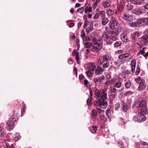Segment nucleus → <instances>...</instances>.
Instances as JSON below:
<instances>
[{
	"mask_svg": "<svg viewBox=\"0 0 148 148\" xmlns=\"http://www.w3.org/2000/svg\"><path fill=\"white\" fill-rule=\"evenodd\" d=\"M92 98L91 97H89L87 99V105L88 106H90L92 104V101L91 99H92Z\"/></svg>",
	"mask_w": 148,
	"mask_h": 148,
	"instance_id": "nucleus-46",
	"label": "nucleus"
},
{
	"mask_svg": "<svg viewBox=\"0 0 148 148\" xmlns=\"http://www.w3.org/2000/svg\"><path fill=\"white\" fill-rule=\"evenodd\" d=\"M112 111L110 110H108L106 111V114L109 119H110L112 116Z\"/></svg>",
	"mask_w": 148,
	"mask_h": 148,
	"instance_id": "nucleus-31",
	"label": "nucleus"
},
{
	"mask_svg": "<svg viewBox=\"0 0 148 148\" xmlns=\"http://www.w3.org/2000/svg\"><path fill=\"white\" fill-rule=\"evenodd\" d=\"M115 88L116 87L114 86L110 88V90L112 93H116V92H117V89Z\"/></svg>",
	"mask_w": 148,
	"mask_h": 148,
	"instance_id": "nucleus-40",
	"label": "nucleus"
},
{
	"mask_svg": "<svg viewBox=\"0 0 148 148\" xmlns=\"http://www.w3.org/2000/svg\"><path fill=\"white\" fill-rule=\"evenodd\" d=\"M133 1V3L136 5H139L140 3L138 0H132Z\"/></svg>",
	"mask_w": 148,
	"mask_h": 148,
	"instance_id": "nucleus-58",
	"label": "nucleus"
},
{
	"mask_svg": "<svg viewBox=\"0 0 148 148\" xmlns=\"http://www.w3.org/2000/svg\"><path fill=\"white\" fill-rule=\"evenodd\" d=\"M93 45L94 46H95L97 48H99L100 49H101L102 47V45L99 41H98L96 42H95Z\"/></svg>",
	"mask_w": 148,
	"mask_h": 148,
	"instance_id": "nucleus-23",
	"label": "nucleus"
},
{
	"mask_svg": "<svg viewBox=\"0 0 148 148\" xmlns=\"http://www.w3.org/2000/svg\"><path fill=\"white\" fill-rule=\"evenodd\" d=\"M143 8H144V9L148 10V1L145 4V5H144Z\"/></svg>",
	"mask_w": 148,
	"mask_h": 148,
	"instance_id": "nucleus-59",
	"label": "nucleus"
},
{
	"mask_svg": "<svg viewBox=\"0 0 148 148\" xmlns=\"http://www.w3.org/2000/svg\"><path fill=\"white\" fill-rule=\"evenodd\" d=\"M120 107V105L119 103H117L115 105L114 108L116 110L118 111Z\"/></svg>",
	"mask_w": 148,
	"mask_h": 148,
	"instance_id": "nucleus-49",
	"label": "nucleus"
},
{
	"mask_svg": "<svg viewBox=\"0 0 148 148\" xmlns=\"http://www.w3.org/2000/svg\"><path fill=\"white\" fill-rule=\"evenodd\" d=\"M99 14L101 15L103 17H105L106 16L105 12L104 11H100Z\"/></svg>",
	"mask_w": 148,
	"mask_h": 148,
	"instance_id": "nucleus-54",
	"label": "nucleus"
},
{
	"mask_svg": "<svg viewBox=\"0 0 148 148\" xmlns=\"http://www.w3.org/2000/svg\"><path fill=\"white\" fill-rule=\"evenodd\" d=\"M106 13L108 15H111L114 14V11L112 10L109 9L107 11Z\"/></svg>",
	"mask_w": 148,
	"mask_h": 148,
	"instance_id": "nucleus-43",
	"label": "nucleus"
},
{
	"mask_svg": "<svg viewBox=\"0 0 148 148\" xmlns=\"http://www.w3.org/2000/svg\"><path fill=\"white\" fill-rule=\"evenodd\" d=\"M132 82L130 80H128L125 84V87L126 88H129L131 86Z\"/></svg>",
	"mask_w": 148,
	"mask_h": 148,
	"instance_id": "nucleus-34",
	"label": "nucleus"
},
{
	"mask_svg": "<svg viewBox=\"0 0 148 148\" xmlns=\"http://www.w3.org/2000/svg\"><path fill=\"white\" fill-rule=\"evenodd\" d=\"M5 135V129L2 127H0V137L3 138Z\"/></svg>",
	"mask_w": 148,
	"mask_h": 148,
	"instance_id": "nucleus-19",
	"label": "nucleus"
},
{
	"mask_svg": "<svg viewBox=\"0 0 148 148\" xmlns=\"http://www.w3.org/2000/svg\"><path fill=\"white\" fill-rule=\"evenodd\" d=\"M130 73V71L129 70H125L122 74V77L125 79L127 78L128 77V74Z\"/></svg>",
	"mask_w": 148,
	"mask_h": 148,
	"instance_id": "nucleus-20",
	"label": "nucleus"
},
{
	"mask_svg": "<svg viewBox=\"0 0 148 148\" xmlns=\"http://www.w3.org/2000/svg\"><path fill=\"white\" fill-rule=\"evenodd\" d=\"M122 28L121 27H119L117 30H115L117 33H118V34L119 33L121 32L122 31Z\"/></svg>",
	"mask_w": 148,
	"mask_h": 148,
	"instance_id": "nucleus-60",
	"label": "nucleus"
},
{
	"mask_svg": "<svg viewBox=\"0 0 148 148\" xmlns=\"http://www.w3.org/2000/svg\"><path fill=\"white\" fill-rule=\"evenodd\" d=\"M146 10L144 9H142L141 7H139L136 9H134L132 11L133 14L136 15H140L143 13L146 12Z\"/></svg>",
	"mask_w": 148,
	"mask_h": 148,
	"instance_id": "nucleus-8",
	"label": "nucleus"
},
{
	"mask_svg": "<svg viewBox=\"0 0 148 148\" xmlns=\"http://www.w3.org/2000/svg\"><path fill=\"white\" fill-rule=\"evenodd\" d=\"M86 34L84 30H83L82 31L81 37L83 40H84V38H85Z\"/></svg>",
	"mask_w": 148,
	"mask_h": 148,
	"instance_id": "nucleus-52",
	"label": "nucleus"
},
{
	"mask_svg": "<svg viewBox=\"0 0 148 148\" xmlns=\"http://www.w3.org/2000/svg\"><path fill=\"white\" fill-rule=\"evenodd\" d=\"M105 80V77L104 75H102L98 78L96 77H94L92 81L95 84L97 85L98 83H101L103 82Z\"/></svg>",
	"mask_w": 148,
	"mask_h": 148,
	"instance_id": "nucleus-9",
	"label": "nucleus"
},
{
	"mask_svg": "<svg viewBox=\"0 0 148 148\" xmlns=\"http://www.w3.org/2000/svg\"><path fill=\"white\" fill-rule=\"evenodd\" d=\"M93 43H91L89 42H86L84 43V46L85 47L87 48H89L92 46Z\"/></svg>",
	"mask_w": 148,
	"mask_h": 148,
	"instance_id": "nucleus-28",
	"label": "nucleus"
},
{
	"mask_svg": "<svg viewBox=\"0 0 148 148\" xmlns=\"http://www.w3.org/2000/svg\"><path fill=\"white\" fill-rule=\"evenodd\" d=\"M109 34L110 36H116L118 34V33H117L116 30H112L110 31Z\"/></svg>",
	"mask_w": 148,
	"mask_h": 148,
	"instance_id": "nucleus-33",
	"label": "nucleus"
},
{
	"mask_svg": "<svg viewBox=\"0 0 148 148\" xmlns=\"http://www.w3.org/2000/svg\"><path fill=\"white\" fill-rule=\"evenodd\" d=\"M92 48L91 49L92 51L93 52H98L101 49H100V48H97L95 46H94V45H92Z\"/></svg>",
	"mask_w": 148,
	"mask_h": 148,
	"instance_id": "nucleus-32",
	"label": "nucleus"
},
{
	"mask_svg": "<svg viewBox=\"0 0 148 148\" xmlns=\"http://www.w3.org/2000/svg\"><path fill=\"white\" fill-rule=\"evenodd\" d=\"M134 92L132 91H129L125 92L124 95L125 96H126L129 95H131L134 94Z\"/></svg>",
	"mask_w": 148,
	"mask_h": 148,
	"instance_id": "nucleus-50",
	"label": "nucleus"
},
{
	"mask_svg": "<svg viewBox=\"0 0 148 148\" xmlns=\"http://www.w3.org/2000/svg\"><path fill=\"white\" fill-rule=\"evenodd\" d=\"M126 9L128 10H131L133 9V6L130 4H128L126 5Z\"/></svg>",
	"mask_w": 148,
	"mask_h": 148,
	"instance_id": "nucleus-36",
	"label": "nucleus"
},
{
	"mask_svg": "<svg viewBox=\"0 0 148 148\" xmlns=\"http://www.w3.org/2000/svg\"><path fill=\"white\" fill-rule=\"evenodd\" d=\"M93 29V25L92 23H90L89 27L86 28V34H88L90 32H91Z\"/></svg>",
	"mask_w": 148,
	"mask_h": 148,
	"instance_id": "nucleus-17",
	"label": "nucleus"
},
{
	"mask_svg": "<svg viewBox=\"0 0 148 148\" xmlns=\"http://www.w3.org/2000/svg\"><path fill=\"white\" fill-rule=\"evenodd\" d=\"M110 39L112 41H116L117 40V38L116 36H109Z\"/></svg>",
	"mask_w": 148,
	"mask_h": 148,
	"instance_id": "nucleus-56",
	"label": "nucleus"
},
{
	"mask_svg": "<svg viewBox=\"0 0 148 148\" xmlns=\"http://www.w3.org/2000/svg\"><path fill=\"white\" fill-rule=\"evenodd\" d=\"M111 59L110 56L106 54L104 56L99 57L98 60V63L101 65L103 64V63L108 61Z\"/></svg>",
	"mask_w": 148,
	"mask_h": 148,
	"instance_id": "nucleus-7",
	"label": "nucleus"
},
{
	"mask_svg": "<svg viewBox=\"0 0 148 148\" xmlns=\"http://www.w3.org/2000/svg\"><path fill=\"white\" fill-rule=\"evenodd\" d=\"M140 36V34L139 32L135 31L130 34L129 38L130 41L132 42H135L137 40V38Z\"/></svg>",
	"mask_w": 148,
	"mask_h": 148,
	"instance_id": "nucleus-5",
	"label": "nucleus"
},
{
	"mask_svg": "<svg viewBox=\"0 0 148 148\" xmlns=\"http://www.w3.org/2000/svg\"><path fill=\"white\" fill-rule=\"evenodd\" d=\"M140 107L139 102L138 101L135 102L134 104L133 105L132 107L133 108H136L137 107Z\"/></svg>",
	"mask_w": 148,
	"mask_h": 148,
	"instance_id": "nucleus-42",
	"label": "nucleus"
},
{
	"mask_svg": "<svg viewBox=\"0 0 148 148\" xmlns=\"http://www.w3.org/2000/svg\"><path fill=\"white\" fill-rule=\"evenodd\" d=\"M132 100L130 99L127 100V102L125 103L124 101H122L121 105L122 106V109L125 112L129 109L131 107Z\"/></svg>",
	"mask_w": 148,
	"mask_h": 148,
	"instance_id": "nucleus-4",
	"label": "nucleus"
},
{
	"mask_svg": "<svg viewBox=\"0 0 148 148\" xmlns=\"http://www.w3.org/2000/svg\"><path fill=\"white\" fill-rule=\"evenodd\" d=\"M121 44V41H116L114 44V47H118L120 46Z\"/></svg>",
	"mask_w": 148,
	"mask_h": 148,
	"instance_id": "nucleus-38",
	"label": "nucleus"
},
{
	"mask_svg": "<svg viewBox=\"0 0 148 148\" xmlns=\"http://www.w3.org/2000/svg\"><path fill=\"white\" fill-rule=\"evenodd\" d=\"M138 27H140V25L142 23V20L140 18L138 19L136 22Z\"/></svg>",
	"mask_w": 148,
	"mask_h": 148,
	"instance_id": "nucleus-41",
	"label": "nucleus"
},
{
	"mask_svg": "<svg viewBox=\"0 0 148 148\" xmlns=\"http://www.w3.org/2000/svg\"><path fill=\"white\" fill-rule=\"evenodd\" d=\"M89 92H90V96L89 97H91V98H92V97L93 96V92H92V90L91 88H90Z\"/></svg>",
	"mask_w": 148,
	"mask_h": 148,
	"instance_id": "nucleus-62",
	"label": "nucleus"
},
{
	"mask_svg": "<svg viewBox=\"0 0 148 148\" xmlns=\"http://www.w3.org/2000/svg\"><path fill=\"white\" fill-rule=\"evenodd\" d=\"M143 34L144 35L140 38V43L141 45L144 46L148 43V29L145 30Z\"/></svg>",
	"mask_w": 148,
	"mask_h": 148,
	"instance_id": "nucleus-2",
	"label": "nucleus"
},
{
	"mask_svg": "<svg viewBox=\"0 0 148 148\" xmlns=\"http://www.w3.org/2000/svg\"><path fill=\"white\" fill-rule=\"evenodd\" d=\"M88 11L89 12H90L92 11V7H89L88 8V7H87L84 10L85 13H87Z\"/></svg>",
	"mask_w": 148,
	"mask_h": 148,
	"instance_id": "nucleus-44",
	"label": "nucleus"
},
{
	"mask_svg": "<svg viewBox=\"0 0 148 148\" xmlns=\"http://www.w3.org/2000/svg\"><path fill=\"white\" fill-rule=\"evenodd\" d=\"M130 56L128 53H124L119 56L118 58L120 60H122L128 58Z\"/></svg>",
	"mask_w": 148,
	"mask_h": 148,
	"instance_id": "nucleus-18",
	"label": "nucleus"
},
{
	"mask_svg": "<svg viewBox=\"0 0 148 148\" xmlns=\"http://www.w3.org/2000/svg\"><path fill=\"white\" fill-rule=\"evenodd\" d=\"M12 120L11 119H10V121H8L6 122V125L5 128L8 131H10L12 130L14 127V122L13 118H12Z\"/></svg>",
	"mask_w": 148,
	"mask_h": 148,
	"instance_id": "nucleus-10",
	"label": "nucleus"
},
{
	"mask_svg": "<svg viewBox=\"0 0 148 148\" xmlns=\"http://www.w3.org/2000/svg\"><path fill=\"white\" fill-rule=\"evenodd\" d=\"M147 48L145 47L143 48L138 53L137 55L138 56L141 55L145 58L148 57V52H147Z\"/></svg>",
	"mask_w": 148,
	"mask_h": 148,
	"instance_id": "nucleus-11",
	"label": "nucleus"
},
{
	"mask_svg": "<svg viewBox=\"0 0 148 148\" xmlns=\"http://www.w3.org/2000/svg\"><path fill=\"white\" fill-rule=\"evenodd\" d=\"M140 107L143 110H145L147 107L146 101L145 100H142L139 102Z\"/></svg>",
	"mask_w": 148,
	"mask_h": 148,
	"instance_id": "nucleus-14",
	"label": "nucleus"
},
{
	"mask_svg": "<svg viewBox=\"0 0 148 148\" xmlns=\"http://www.w3.org/2000/svg\"><path fill=\"white\" fill-rule=\"evenodd\" d=\"M135 81L138 84H140L141 82H144L145 80L140 77L138 76L135 78Z\"/></svg>",
	"mask_w": 148,
	"mask_h": 148,
	"instance_id": "nucleus-21",
	"label": "nucleus"
},
{
	"mask_svg": "<svg viewBox=\"0 0 148 148\" xmlns=\"http://www.w3.org/2000/svg\"><path fill=\"white\" fill-rule=\"evenodd\" d=\"M102 5L104 8H107L111 5V3L108 1H106L103 3Z\"/></svg>",
	"mask_w": 148,
	"mask_h": 148,
	"instance_id": "nucleus-22",
	"label": "nucleus"
},
{
	"mask_svg": "<svg viewBox=\"0 0 148 148\" xmlns=\"http://www.w3.org/2000/svg\"><path fill=\"white\" fill-rule=\"evenodd\" d=\"M79 53L78 51H77V50L76 49H75L72 53V56H77L76 54H77V53Z\"/></svg>",
	"mask_w": 148,
	"mask_h": 148,
	"instance_id": "nucleus-64",
	"label": "nucleus"
},
{
	"mask_svg": "<svg viewBox=\"0 0 148 148\" xmlns=\"http://www.w3.org/2000/svg\"><path fill=\"white\" fill-rule=\"evenodd\" d=\"M142 23L146 25H148V17L143 18H141Z\"/></svg>",
	"mask_w": 148,
	"mask_h": 148,
	"instance_id": "nucleus-29",
	"label": "nucleus"
},
{
	"mask_svg": "<svg viewBox=\"0 0 148 148\" xmlns=\"http://www.w3.org/2000/svg\"><path fill=\"white\" fill-rule=\"evenodd\" d=\"M89 130L91 132L93 133H96L97 130V127L95 126L90 127H89Z\"/></svg>",
	"mask_w": 148,
	"mask_h": 148,
	"instance_id": "nucleus-26",
	"label": "nucleus"
},
{
	"mask_svg": "<svg viewBox=\"0 0 148 148\" xmlns=\"http://www.w3.org/2000/svg\"><path fill=\"white\" fill-rule=\"evenodd\" d=\"M101 0H96L92 5L93 7L96 8L97 6V3H99Z\"/></svg>",
	"mask_w": 148,
	"mask_h": 148,
	"instance_id": "nucleus-51",
	"label": "nucleus"
},
{
	"mask_svg": "<svg viewBox=\"0 0 148 148\" xmlns=\"http://www.w3.org/2000/svg\"><path fill=\"white\" fill-rule=\"evenodd\" d=\"M84 10V7H82L78 9L77 11L80 13H82Z\"/></svg>",
	"mask_w": 148,
	"mask_h": 148,
	"instance_id": "nucleus-57",
	"label": "nucleus"
},
{
	"mask_svg": "<svg viewBox=\"0 0 148 148\" xmlns=\"http://www.w3.org/2000/svg\"><path fill=\"white\" fill-rule=\"evenodd\" d=\"M110 65V63L109 62H107L105 63H104L102 67L103 68H106L108 67Z\"/></svg>",
	"mask_w": 148,
	"mask_h": 148,
	"instance_id": "nucleus-45",
	"label": "nucleus"
},
{
	"mask_svg": "<svg viewBox=\"0 0 148 148\" xmlns=\"http://www.w3.org/2000/svg\"><path fill=\"white\" fill-rule=\"evenodd\" d=\"M109 22L108 19L105 17H103L102 20V24L103 25H105Z\"/></svg>",
	"mask_w": 148,
	"mask_h": 148,
	"instance_id": "nucleus-30",
	"label": "nucleus"
},
{
	"mask_svg": "<svg viewBox=\"0 0 148 148\" xmlns=\"http://www.w3.org/2000/svg\"><path fill=\"white\" fill-rule=\"evenodd\" d=\"M105 35L106 36V38L107 39V43L108 44H110L112 43V41L110 39L109 36H108L107 34H104L103 36Z\"/></svg>",
	"mask_w": 148,
	"mask_h": 148,
	"instance_id": "nucleus-37",
	"label": "nucleus"
},
{
	"mask_svg": "<svg viewBox=\"0 0 148 148\" xmlns=\"http://www.w3.org/2000/svg\"><path fill=\"white\" fill-rule=\"evenodd\" d=\"M140 67L139 65H138L137 66V68L136 70V71L135 72V74L136 75H137L138 74L140 73Z\"/></svg>",
	"mask_w": 148,
	"mask_h": 148,
	"instance_id": "nucleus-48",
	"label": "nucleus"
},
{
	"mask_svg": "<svg viewBox=\"0 0 148 148\" xmlns=\"http://www.w3.org/2000/svg\"><path fill=\"white\" fill-rule=\"evenodd\" d=\"M122 40L124 42H127L130 40V39L128 36L125 35H122L121 38Z\"/></svg>",
	"mask_w": 148,
	"mask_h": 148,
	"instance_id": "nucleus-24",
	"label": "nucleus"
},
{
	"mask_svg": "<svg viewBox=\"0 0 148 148\" xmlns=\"http://www.w3.org/2000/svg\"><path fill=\"white\" fill-rule=\"evenodd\" d=\"M91 67V68L90 70L92 71H94L96 69V66L95 65H92Z\"/></svg>",
	"mask_w": 148,
	"mask_h": 148,
	"instance_id": "nucleus-63",
	"label": "nucleus"
},
{
	"mask_svg": "<svg viewBox=\"0 0 148 148\" xmlns=\"http://www.w3.org/2000/svg\"><path fill=\"white\" fill-rule=\"evenodd\" d=\"M104 69L102 67L97 66V68L95 71V74L96 75H99L101 74L104 71Z\"/></svg>",
	"mask_w": 148,
	"mask_h": 148,
	"instance_id": "nucleus-13",
	"label": "nucleus"
},
{
	"mask_svg": "<svg viewBox=\"0 0 148 148\" xmlns=\"http://www.w3.org/2000/svg\"><path fill=\"white\" fill-rule=\"evenodd\" d=\"M77 53V56H76L75 59L77 63L78 64H79L80 63V62L79 61L80 60L79 58V53Z\"/></svg>",
	"mask_w": 148,
	"mask_h": 148,
	"instance_id": "nucleus-47",
	"label": "nucleus"
},
{
	"mask_svg": "<svg viewBox=\"0 0 148 148\" xmlns=\"http://www.w3.org/2000/svg\"><path fill=\"white\" fill-rule=\"evenodd\" d=\"M136 61L134 59H132L131 62V65L132 67V71L133 73L135 71V68L136 67Z\"/></svg>",
	"mask_w": 148,
	"mask_h": 148,
	"instance_id": "nucleus-16",
	"label": "nucleus"
},
{
	"mask_svg": "<svg viewBox=\"0 0 148 148\" xmlns=\"http://www.w3.org/2000/svg\"><path fill=\"white\" fill-rule=\"evenodd\" d=\"M119 25V23L117 22L116 19L115 18H112L109 22V27L112 29L117 28Z\"/></svg>",
	"mask_w": 148,
	"mask_h": 148,
	"instance_id": "nucleus-6",
	"label": "nucleus"
},
{
	"mask_svg": "<svg viewBox=\"0 0 148 148\" xmlns=\"http://www.w3.org/2000/svg\"><path fill=\"white\" fill-rule=\"evenodd\" d=\"M93 73L91 72L90 70L87 71L86 72V75L87 76L90 77H92L93 76Z\"/></svg>",
	"mask_w": 148,
	"mask_h": 148,
	"instance_id": "nucleus-39",
	"label": "nucleus"
},
{
	"mask_svg": "<svg viewBox=\"0 0 148 148\" xmlns=\"http://www.w3.org/2000/svg\"><path fill=\"white\" fill-rule=\"evenodd\" d=\"M94 97L98 99L97 101H95L94 104L96 106H99L101 108H105L107 106V102L106 100L107 94L106 90L104 89L100 92V91L96 89L94 92Z\"/></svg>",
	"mask_w": 148,
	"mask_h": 148,
	"instance_id": "nucleus-1",
	"label": "nucleus"
},
{
	"mask_svg": "<svg viewBox=\"0 0 148 148\" xmlns=\"http://www.w3.org/2000/svg\"><path fill=\"white\" fill-rule=\"evenodd\" d=\"M130 26L131 27H138L136 22H132L130 25Z\"/></svg>",
	"mask_w": 148,
	"mask_h": 148,
	"instance_id": "nucleus-53",
	"label": "nucleus"
},
{
	"mask_svg": "<svg viewBox=\"0 0 148 148\" xmlns=\"http://www.w3.org/2000/svg\"><path fill=\"white\" fill-rule=\"evenodd\" d=\"M84 85L87 88H90L91 86L90 82L86 79L84 81Z\"/></svg>",
	"mask_w": 148,
	"mask_h": 148,
	"instance_id": "nucleus-35",
	"label": "nucleus"
},
{
	"mask_svg": "<svg viewBox=\"0 0 148 148\" xmlns=\"http://www.w3.org/2000/svg\"><path fill=\"white\" fill-rule=\"evenodd\" d=\"M145 81L142 82H141L140 84H139V86L138 88V90L139 91H141L144 90L146 87V85L145 84Z\"/></svg>",
	"mask_w": 148,
	"mask_h": 148,
	"instance_id": "nucleus-15",
	"label": "nucleus"
},
{
	"mask_svg": "<svg viewBox=\"0 0 148 148\" xmlns=\"http://www.w3.org/2000/svg\"><path fill=\"white\" fill-rule=\"evenodd\" d=\"M92 117L93 118H95L97 117L98 114H97V110L96 109H93L91 111Z\"/></svg>",
	"mask_w": 148,
	"mask_h": 148,
	"instance_id": "nucleus-25",
	"label": "nucleus"
},
{
	"mask_svg": "<svg viewBox=\"0 0 148 148\" xmlns=\"http://www.w3.org/2000/svg\"><path fill=\"white\" fill-rule=\"evenodd\" d=\"M133 119L135 122L140 123L144 122L146 119L145 115L140 112L137 116H134Z\"/></svg>",
	"mask_w": 148,
	"mask_h": 148,
	"instance_id": "nucleus-3",
	"label": "nucleus"
},
{
	"mask_svg": "<svg viewBox=\"0 0 148 148\" xmlns=\"http://www.w3.org/2000/svg\"><path fill=\"white\" fill-rule=\"evenodd\" d=\"M122 85V83L120 81H118L114 83V86L116 88H120Z\"/></svg>",
	"mask_w": 148,
	"mask_h": 148,
	"instance_id": "nucleus-27",
	"label": "nucleus"
},
{
	"mask_svg": "<svg viewBox=\"0 0 148 148\" xmlns=\"http://www.w3.org/2000/svg\"><path fill=\"white\" fill-rule=\"evenodd\" d=\"M97 110V112H99L100 113H104V111L103 110H101L100 108H97V109H96Z\"/></svg>",
	"mask_w": 148,
	"mask_h": 148,
	"instance_id": "nucleus-61",
	"label": "nucleus"
},
{
	"mask_svg": "<svg viewBox=\"0 0 148 148\" xmlns=\"http://www.w3.org/2000/svg\"><path fill=\"white\" fill-rule=\"evenodd\" d=\"M116 96V93H112L110 96V99H112V100L114 99Z\"/></svg>",
	"mask_w": 148,
	"mask_h": 148,
	"instance_id": "nucleus-55",
	"label": "nucleus"
},
{
	"mask_svg": "<svg viewBox=\"0 0 148 148\" xmlns=\"http://www.w3.org/2000/svg\"><path fill=\"white\" fill-rule=\"evenodd\" d=\"M122 18L128 21H131L133 20L132 16L126 13H125L123 15Z\"/></svg>",
	"mask_w": 148,
	"mask_h": 148,
	"instance_id": "nucleus-12",
	"label": "nucleus"
}]
</instances>
